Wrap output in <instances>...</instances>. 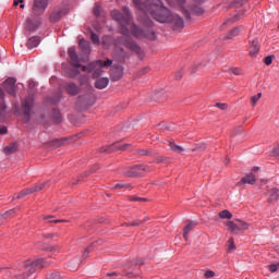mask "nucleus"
<instances>
[{"label": "nucleus", "mask_w": 279, "mask_h": 279, "mask_svg": "<svg viewBox=\"0 0 279 279\" xmlns=\"http://www.w3.org/2000/svg\"><path fill=\"white\" fill-rule=\"evenodd\" d=\"M111 17L121 25V34L124 36L118 38L117 46L123 45L126 49H130V51L137 53V56H143V49L130 38V32L135 38H148V40H154L156 33H154L151 28L143 31L134 25V23H132V16L130 15V9L125 7L123 8V13L117 10L111 11Z\"/></svg>", "instance_id": "nucleus-1"}, {"label": "nucleus", "mask_w": 279, "mask_h": 279, "mask_svg": "<svg viewBox=\"0 0 279 279\" xmlns=\"http://www.w3.org/2000/svg\"><path fill=\"white\" fill-rule=\"evenodd\" d=\"M133 3L141 12L149 14L158 23H170L173 29H183L184 27V20L178 14H171L160 0H146L143 4H141V0H133Z\"/></svg>", "instance_id": "nucleus-2"}, {"label": "nucleus", "mask_w": 279, "mask_h": 279, "mask_svg": "<svg viewBox=\"0 0 279 279\" xmlns=\"http://www.w3.org/2000/svg\"><path fill=\"white\" fill-rule=\"evenodd\" d=\"M23 269L25 270L22 274H12L10 272L9 276L11 279H27L33 274H36L38 269H45V267H49V264L45 258H36V259H27L24 260L22 264Z\"/></svg>", "instance_id": "nucleus-3"}, {"label": "nucleus", "mask_w": 279, "mask_h": 279, "mask_svg": "<svg viewBox=\"0 0 279 279\" xmlns=\"http://www.w3.org/2000/svg\"><path fill=\"white\" fill-rule=\"evenodd\" d=\"M104 66H112V60L107 59L106 61H95L88 65H83L82 71L84 73H93L94 77H99L104 73Z\"/></svg>", "instance_id": "nucleus-4"}, {"label": "nucleus", "mask_w": 279, "mask_h": 279, "mask_svg": "<svg viewBox=\"0 0 279 279\" xmlns=\"http://www.w3.org/2000/svg\"><path fill=\"white\" fill-rule=\"evenodd\" d=\"M177 1L181 5V10L185 19H189L191 14H195L196 16L204 14V9H202L199 5H194V7H190V9H186V7H184V3L186 0H177Z\"/></svg>", "instance_id": "nucleus-5"}, {"label": "nucleus", "mask_w": 279, "mask_h": 279, "mask_svg": "<svg viewBox=\"0 0 279 279\" xmlns=\"http://www.w3.org/2000/svg\"><path fill=\"white\" fill-rule=\"evenodd\" d=\"M22 110L26 117V121H29V117H32V110H34V95H28L22 100Z\"/></svg>", "instance_id": "nucleus-6"}, {"label": "nucleus", "mask_w": 279, "mask_h": 279, "mask_svg": "<svg viewBox=\"0 0 279 279\" xmlns=\"http://www.w3.org/2000/svg\"><path fill=\"white\" fill-rule=\"evenodd\" d=\"M4 90L8 93V95H11L12 97H16V80L13 77L7 78L2 84Z\"/></svg>", "instance_id": "nucleus-7"}, {"label": "nucleus", "mask_w": 279, "mask_h": 279, "mask_svg": "<svg viewBox=\"0 0 279 279\" xmlns=\"http://www.w3.org/2000/svg\"><path fill=\"white\" fill-rule=\"evenodd\" d=\"M95 104V96L93 94H86L84 96H80L77 99V106L80 108H90Z\"/></svg>", "instance_id": "nucleus-8"}, {"label": "nucleus", "mask_w": 279, "mask_h": 279, "mask_svg": "<svg viewBox=\"0 0 279 279\" xmlns=\"http://www.w3.org/2000/svg\"><path fill=\"white\" fill-rule=\"evenodd\" d=\"M132 147V144H124L117 146V143L109 145V146H104L100 151L105 154H112V151H126V149H130Z\"/></svg>", "instance_id": "nucleus-9"}, {"label": "nucleus", "mask_w": 279, "mask_h": 279, "mask_svg": "<svg viewBox=\"0 0 279 279\" xmlns=\"http://www.w3.org/2000/svg\"><path fill=\"white\" fill-rule=\"evenodd\" d=\"M47 10V0H35L33 4V14L35 16H40V14H45Z\"/></svg>", "instance_id": "nucleus-10"}, {"label": "nucleus", "mask_w": 279, "mask_h": 279, "mask_svg": "<svg viewBox=\"0 0 279 279\" xmlns=\"http://www.w3.org/2000/svg\"><path fill=\"white\" fill-rule=\"evenodd\" d=\"M69 57H70V64L72 66H75V69H82V64H80V57L77 56V52H75V48H70L68 50Z\"/></svg>", "instance_id": "nucleus-11"}, {"label": "nucleus", "mask_w": 279, "mask_h": 279, "mask_svg": "<svg viewBox=\"0 0 279 279\" xmlns=\"http://www.w3.org/2000/svg\"><path fill=\"white\" fill-rule=\"evenodd\" d=\"M66 12V9H56L50 15L51 23H58V21H60V19H62Z\"/></svg>", "instance_id": "nucleus-12"}, {"label": "nucleus", "mask_w": 279, "mask_h": 279, "mask_svg": "<svg viewBox=\"0 0 279 279\" xmlns=\"http://www.w3.org/2000/svg\"><path fill=\"white\" fill-rule=\"evenodd\" d=\"M121 77H123V68L121 65H114L111 69V78L113 82H119Z\"/></svg>", "instance_id": "nucleus-13"}, {"label": "nucleus", "mask_w": 279, "mask_h": 279, "mask_svg": "<svg viewBox=\"0 0 279 279\" xmlns=\"http://www.w3.org/2000/svg\"><path fill=\"white\" fill-rule=\"evenodd\" d=\"M64 88H65L68 95L75 96V95L80 94V87L73 82L65 83Z\"/></svg>", "instance_id": "nucleus-14"}, {"label": "nucleus", "mask_w": 279, "mask_h": 279, "mask_svg": "<svg viewBox=\"0 0 279 279\" xmlns=\"http://www.w3.org/2000/svg\"><path fill=\"white\" fill-rule=\"evenodd\" d=\"M5 98V93L0 88V121H5V102L3 99Z\"/></svg>", "instance_id": "nucleus-15"}, {"label": "nucleus", "mask_w": 279, "mask_h": 279, "mask_svg": "<svg viewBox=\"0 0 279 279\" xmlns=\"http://www.w3.org/2000/svg\"><path fill=\"white\" fill-rule=\"evenodd\" d=\"M245 184H256V177L245 175L236 183V186H245Z\"/></svg>", "instance_id": "nucleus-16"}, {"label": "nucleus", "mask_w": 279, "mask_h": 279, "mask_svg": "<svg viewBox=\"0 0 279 279\" xmlns=\"http://www.w3.org/2000/svg\"><path fill=\"white\" fill-rule=\"evenodd\" d=\"M143 171L145 173H147V171H149V167L145 166V165H135L133 167H131V172L133 175H138V173H143Z\"/></svg>", "instance_id": "nucleus-17"}, {"label": "nucleus", "mask_w": 279, "mask_h": 279, "mask_svg": "<svg viewBox=\"0 0 279 279\" xmlns=\"http://www.w3.org/2000/svg\"><path fill=\"white\" fill-rule=\"evenodd\" d=\"M109 83H110V80H108V77H101V78L96 80L95 86L99 90H104V88H106Z\"/></svg>", "instance_id": "nucleus-18"}, {"label": "nucleus", "mask_w": 279, "mask_h": 279, "mask_svg": "<svg viewBox=\"0 0 279 279\" xmlns=\"http://www.w3.org/2000/svg\"><path fill=\"white\" fill-rule=\"evenodd\" d=\"M195 226H197V223L193 221H187V225L183 229V239L185 241H189V233L191 232V230H193V228H195Z\"/></svg>", "instance_id": "nucleus-19"}, {"label": "nucleus", "mask_w": 279, "mask_h": 279, "mask_svg": "<svg viewBox=\"0 0 279 279\" xmlns=\"http://www.w3.org/2000/svg\"><path fill=\"white\" fill-rule=\"evenodd\" d=\"M258 51H260V46H258V39H253L251 41V46H250V56H256V53H258Z\"/></svg>", "instance_id": "nucleus-20"}, {"label": "nucleus", "mask_w": 279, "mask_h": 279, "mask_svg": "<svg viewBox=\"0 0 279 279\" xmlns=\"http://www.w3.org/2000/svg\"><path fill=\"white\" fill-rule=\"evenodd\" d=\"M167 143L171 151H175V154H182V151H184V148L182 146H178L175 142L167 141Z\"/></svg>", "instance_id": "nucleus-21"}, {"label": "nucleus", "mask_w": 279, "mask_h": 279, "mask_svg": "<svg viewBox=\"0 0 279 279\" xmlns=\"http://www.w3.org/2000/svg\"><path fill=\"white\" fill-rule=\"evenodd\" d=\"M37 45H40V37H31L26 43L28 49H34Z\"/></svg>", "instance_id": "nucleus-22"}, {"label": "nucleus", "mask_w": 279, "mask_h": 279, "mask_svg": "<svg viewBox=\"0 0 279 279\" xmlns=\"http://www.w3.org/2000/svg\"><path fill=\"white\" fill-rule=\"evenodd\" d=\"M78 47L82 49L83 53H90V44L84 39H81Z\"/></svg>", "instance_id": "nucleus-23"}, {"label": "nucleus", "mask_w": 279, "mask_h": 279, "mask_svg": "<svg viewBox=\"0 0 279 279\" xmlns=\"http://www.w3.org/2000/svg\"><path fill=\"white\" fill-rule=\"evenodd\" d=\"M56 218V216L49 215V216H44L43 219L45 221H48V223H66V220H53Z\"/></svg>", "instance_id": "nucleus-24"}, {"label": "nucleus", "mask_w": 279, "mask_h": 279, "mask_svg": "<svg viewBox=\"0 0 279 279\" xmlns=\"http://www.w3.org/2000/svg\"><path fill=\"white\" fill-rule=\"evenodd\" d=\"M25 29H27V32H34V31L38 29V24L33 23L32 20H27Z\"/></svg>", "instance_id": "nucleus-25"}, {"label": "nucleus", "mask_w": 279, "mask_h": 279, "mask_svg": "<svg viewBox=\"0 0 279 279\" xmlns=\"http://www.w3.org/2000/svg\"><path fill=\"white\" fill-rule=\"evenodd\" d=\"M227 252L230 254V252H234L236 250V244H234V238H230L227 242Z\"/></svg>", "instance_id": "nucleus-26"}, {"label": "nucleus", "mask_w": 279, "mask_h": 279, "mask_svg": "<svg viewBox=\"0 0 279 279\" xmlns=\"http://www.w3.org/2000/svg\"><path fill=\"white\" fill-rule=\"evenodd\" d=\"M239 32H241V27H235L233 29H231L228 34H227V38L229 40H232V38L239 36Z\"/></svg>", "instance_id": "nucleus-27"}, {"label": "nucleus", "mask_w": 279, "mask_h": 279, "mask_svg": "<svg viewBox=\"0 0 279 279\" xmlns=\"http://www.w3.org/2000/svg\"><path fill=\"white\" fill-rule=\"evenodd\" d=\"M279 198V190L274 187L272 190H270V202H278Z\"/></svg>", "instance_id": "nucleus-28"}, {"label": "nucleus", "mask_w": 279, "mask_h": 279, "mask_svg": "<svg viewBox=\"0 0 279 279\" xmlns=\"http://www.w3.org/2000/svg\"><path fill=\"white\" fill-rule=\"evenodd\" d=\"M227 227L229 228V231L231 232H239L241 230V227L234 223V221H228Z\"/></svg>", "instance_id": "nucleus-29"}, {"label": "nucleus", "mask_w": 279, "mask_h": 279, "mask_svg": "<svg viewBox=\"0 0 279 279\" xmlns=\"http://www.w3.org/2000/svg\"><path fill=\"white\" fill-rule=\"evenodd\" d=\"M218 215L220 219H230L232 217V213H230L228 209L220 211Z\"/></svg>", "instance_id": "nucleus-30"}, {"label": "nucleus", "mask_w": 279, "mask_h": 279, "mask_svg": "<svg viewBox=\"0 0 279 279\" xmlns=\"http://www.w3.org/2000/svg\"><path fill=\"white\" fill-rule=\"evenodd\" d=\"M16 151V144H11L4 148V154L10 155Z\"/></svg>", "instance_id": "nucleus-31"}, {"label": "nucleus", "mask_w": 279, "mask_h": 279, "mask_svg": "<svg viewBox=\"0 0 279 279\" xmlns=\"http://www.w3.org/2000/svg\"><path fill=\"white\" fill-rule=\"evenodd\" d=\"M77 69L78 68H75V66H74V69H70L68 71L69 77H72V78L77 77V75H80V70H77Z\"/></svg>", "instance_id": "nucleus-32"}, {"label": "nucleus", "mask_w": 279, "mask_h": 279, "mask_svg": "<svg viewBox=\"0 0 279 279\" xmlns=\"http://www.w3.org/2000/svg\"><path fill=\"white\" fill-rule=\"evenodd\" d=\"M128 199L129 202H149V199L138 196H129Z\"/></svg>", "instance_id": "nucleus-33"}, {"label": "nucleus", "mask_w": 279, "mask_h": 279, "mask_svg": "<svg viewBox=\"0 0 279 279\" xmlns=\"http://www.w3.org/2000/svg\"><path fill=\"white\" fill-rule=\"evenodd\" d=\"M9 215H14V209H10L9 211L0 215V226L3 223L4 219H8Z\"/></svg>", "instance_id": "nucleus-34"}, {"label": "nucleus", "mask_w": 279, "mask_h": 279, "mask_svg": "<svg viewBox=\"0 0 279 279\" xmlns=\"http://www.w3.org/2000/svg\"><path fill=\"white\" fill-rule=\"evenodd\" d=\"M46 279H61L60 272L54 271V272H48L46 275Z\"/></svg>", "instance_id": "nucleus-35"}, {"label": "nucleus", "mask_w": 279, "mask_h": 279, "mask_svg": "<svg viewBox=\"0 0 279 279\" xmlns=\"http://www.w3.org/2000/svg\"><path fill=\"white\" fill-rule=\"evenodd\" d=\"M53 120H54V123H60L62 121V116L60 114V111L58 110L53 111Z\"/></svg>", "instance_id": "nucleus-36"}, {"label": "nucleus", "mask_w": 279, "mask_h": 279, "mask_svg": "<svg viewBox=\"0 0 279 279\" xmlns=\"http://www.w3.org/2000/svg\"><path fill=\"white\" fill-rule=\"evenodd\" d=\"M47 182H49V181L34 185L33 189H35V193H38V191H43V189H45V186H47Z\"/></svg>", "instance_id": "nucleus-37"}, {"label": "nucleus", "mask_w": 279, "mask_h": 279, "mask_svg": "<svg viewBox=\"0 0 279 279\" xmlns=\"http://www.w3.org/2000/svg\"><path fill=\"white\" fill-rule=\"evenodd\" d=\"M132 186V184L130 183H117L113 189L117 190V189H130Z\"/></svg>", "instance_id": "nucleus-38"}, {"label": "nucleus", "mask_w": 279, "mask_h": 279, "mask_svg": "<svg viewBox=\"0 0 279 279\" xmlns=\"http://www.w3.org/2000/svg\"><path fill=\"white\" fill-rule=\"evenodd\" d=\"M94 14H95V16H100L101 15V4H99V3L95 4Z\"/></svg>", "instance_id": "nucleus-39"}, {"label": "nucleus", "mask_w": 279, "mask_h": 279, "mask_svg": "<svg viewBox=\"0 0 279 279\" xmlns=\"http://www.w3.org/2000/svg\"><path fill=\"white\" fill-rule=\"evenodd\" d=\"M238 223H240L241 228L240 230H247L250 228V223L241 220V219H236Z\"/></svg>", "instance_id": "nucleus-40"}, {"label": "nucleus", "mask_w": 279, "mask_h": 279, "mask_svg": "<svg viewBox=\"0 0 279 279\" xmlns=\"http://www.w3.org/2000/svg\"><path fill=\"white\" fill-rule=\"evenodd\" d=\"M66 143V140H56L52 142L53 147H62Z\"/></svg>", "instance_id": "nucleus-41"}, {"label": "nucleus", "mask_w": 279, "mask_h": 279, "mask_svg": "<svg viewBox=\"0 0 279 279\" xmlns=\"http://www.w3.org/2000/svg\"><path fill=\"white\" fill-rule=\"evenodd\" d=\"M260 97H263L262 93H258L257 95L253 96L251 98V104H253V106H255L258 102V99H260Z\"/></svg>", "instance_id": "nucleus-42"}, {"label": "nucleus", "mask_w": 279, "mask_h": 279, "mask_svg": "<svg viewBox=\"0 0 279 279\" xmlns=\"http://www.w3.org/2000/svg\"><path fill=\"white\" fill-rule=\"evenodd\" d=\"M110 37L105 36L102 37V47H105V49H108V47H110Z\"/></svg>", "instance_id": "nucleus-43"}, {"label": "nucleus", "mask_w": 279, "mask_h": 279, "mask_svg": "<svg viewBox=\"0 0 279 279\" xmlns=\"http://www.w3.org/2000/svg\"><path fill=\"white\" fill-rule=\"evenodd\" d=\"M204 278H206V279L215 278V271L206 270L204 274Z\"/></svg>", "instance_id": "nucleus-44"}, {"label": "nucleus", "mask_w": 279, "mask_h": 279, "mask_svg": "<svg viewBox=\"0 0 279 279\" xmlns=\"http://www.w3.org/2000/svg\"><path fill=\"white\" fill-rule=\"evenodd\" d=\"M90 39L94 43V45H99V36H97V34L92 33Z\"/></svg>", "instance_id": "nucleus-45"}, {"label": "nucleus", "mask_w": 279, "mask_h": 279, "mask_svg": "<svg viewBox=\"0 0 279 279\" xmlns=\"http://www.w3.org/2000/svg\"><path fill=\"white\" fill-rule=\"evenodd\" d=\"M265 65L269 66L274 62V56H268L264 59Z\"/></svg>", "instance_id": "nucleus-46"}, {"label": "nucleus", "mask_w": 279, "mask_h": 279, "mask_svg": "<svg viewBox=\"0 0 279 279\" xmlns=\"http://www.w3.org/2000/svg\"><path fill=\"white\" fill-rule=\"evenodd\" d=\"M229 73H232L233 75H241V69L231 68V69H229Z\"/></svg>", "instance_id": "nucleus-47"}, {"label": "nucleus", "mask_w": 279, "mask_h": 279, "mask_svg": "<svg viewBox=\"0 0 279 279\" xmlns=\"http://www.w3.org/2000/svg\"><path fill=\"white\" fill-rule=\"evenodd\" d=\"M256 173H260V167H253L248 175H256Z\"/></svg>", "instance_id": "nucleus-48"}, {"label": "nucleus", "mask_w": 279, "mask_h": 279, "mask_svg": "<svg viewBox=\"0 0 279 279\" xmlns=\"http://www.w3.org/2000/svg\"><path fill=\"white\" fill-rule=\"evenodd\" d=\"M138 226H143V220H135L131 222V228H138Z\"/></svg>", "instance_id": "nucleus-49"}, {"label": "nucleus", "mask_w": 279, "mask_h": 279, "mask_svg": "<svg viewBox=\"0 0 279 279\" xmlns=\"http://www.w3.org/2000/svg\"><path fill=\"white\" fill-rule=\"evenodd\" d=\"M216 108H219L220 110H228V104L217 102Z\"/></svg>", "instance_id": "nucleus-50"}, {"label": "nucleus", "mask_w": 279, "mask_h": 279, "mask_svg": "<svg viewBox=\"0 0 279 279\" xmlns=\"http://www.w3.org/2000/svg\"><path fill=\"white\" fill-rule=\"evenodd\" d=\"M24 193L26 195H33V193H36V190L34 189V186H32V187L24 190Z\"/></svg>", "instance_id": "nucleus-51"}, {"label": "nucleus", "mask_w": 279, "mask_h": 279, "mask_svg": "<svg viewBox=\"0 0 279 279\" xmlns=\"http://www.w3.org/2000/svg\"><path fill=\"white\" fill-rule=\"evenodd\" d=\"M4 269H13L14 274H23V272H20V269L16 266H7L4 267Z\"/></svg>", "instance_id": "nucleus-52"}, {"label": "nucleus", "mask_w": 279, "mask_h": 279, "mask_svg": "<svg viewBox=\"0 0 279 279\" xmlns=\"http://www.w3.org/2000/svg\"><path fill=\"white\" fill-rule=\"evenodd\" d=\"M53 236H60L58 232L56 233H48L44 235V239H53Z\"/></svg>", "instance_id": "nucleus-53"}, {"label": "nucleus", "mask_w": 279, "mask_h": 279, "mask_svg": "<svg viewBox=\"0 0 279 279\" xmlns=\"http://www.w3.org/2000/svg\"><path fill=\"white\" fill-rule=\"evenodd\" d=\"M104 240H98L89 245V247H97V245H104Z\"/></svg>", "instance_id": "nucleus-54"}, {"label": "nucleus", "mask_w": 279, "mask_h": 279, "mask_svg": "<svg viewBox=\"0 0 279 279\" xmlns=\"http://www.w3.org/2000/svg\"><path fill=\"white\" fill-rule=\"evenodd\" d=\"M90 246L85 248L84 253H83V258H88L89 254H90Z\"/></svg>", "instance_id": "nucleus-55"}, {"label": "nucleus", "mask_w": 279, "mask_h": 279, "mask_svg": "<svg viewBox=\"0 0 279 279\" xmlns=\"http://www.w3.org/2000/svg\"><path fill=\"white\" fill-rule=\"evenodd\" d=\"M23 197H27V194H25L24 190L17 194L16 199H23Z\"/></svg>", "instance_id": "nucleus-56"}, {"label": "nucleus", "mask_w": 279, "mask_h": 279, "mask_svg": "<svg viewBox=\"0 0 279 279\" xmlns=\"http://www.w3.org/2000/svg\"><path fill=\"white\" fill-rule=\"evenodd\" d=\"M272 156H275V158H278V160H279V146H277V147L274 149Z\"/></svg>", "instance_id": "nucleus-57"}, {"label": "nucleus", "mask_w": 279, "mask_h": 279, "mask_svg": "<svg viewBox=\"0 0 279 279\" xmlns=\"http://www.w3.org/2000/svg\"><path fill=\"white\" fill-rule=\"evenodd\" d=\"M97 171H99V166H94L89 169L88 173H97Z\"/></svg>", "instance_id": "nucleus-58"}, {"label": "nucleus", "mask_w": 279, "mask_h": 279, "mask_svg": "<svg viewBox=\"0 0 279 279\" xmlns=\"http://www.w3.org/2000/svg\"><path fill=\"white\" fill-rule=\"evenodd\" d=\"M119 56H120V60H123V58H125V50H123V48L119 49Z\"/></svg>", "instance_id": "nucleus-59"}, {"label": "nucleus", "mask_w": 279, "mask_h": 279, "mask_svg": "<svg viewBox=\"0 0 279 279\" xmlns=\"http://www.w3.org/2000/svg\"><path fill=\"white\" fill-rule=\"evenodd\" d=\"M0 134H8V128L0 126Z\"/></svg>", "instance_id": "nucleus-60"}, {"label": "nucleus", "mask_w": 279, "mask_h": 279, "mask_svg": "<svg viewBox=\"0 0 279 279\" xmlns=\"http://www.w3.org/2000/svg\"><path fill=\"white\" fill-rule=\"evenodd\" d=\"M58 250V246H50L48 248V252H56Z\"/></svg>", "instance_id": "nucleus-61"}, {"label": "nucleus", "mask_w": 279, "mask_h": 279, "mask_svg": "<svg viewBox=\"0 0 279 279\" xmlns=\"http://www.w3.org/2000/svg\"><path fill=\"white\" fill-rule=\"evenodd\" d=\"M147 154H149V151H147V150H140V156H147Z\"/></svg>", "instance_id": "nucleus-62"}, {"label": "nucleus", "mask_w": 279, "mask_h": 279, "mask_svg": "<svg viewBox=\"0 0 279 279\" xmlns=\"http://www.w3.org/2000/svg\"><path fill=\"white\" fill-rule=\"evenodd\" d=\"M107 276L109 277V278H112L113 276H119V274H117V272H108L107 274Z\"/></svg>", "instance_id": "nucleus-63"}, {"label": "nucleus", "mask_w": 279, "mask_h": 279, "mask_svg": "<svg viewBox=\"0 0 279 279\" xmlns=\"http://www.w3.org/2000/svg\"><path fill=\"white\" fill-rule=\"evenodd\" d=\"M19 3H23V0H17V1L15 0L13 5L16 8V5H19Z\"/></svg>", "instance_id": "nucleus-64"}]
</instances>
